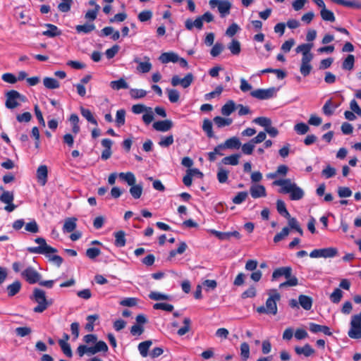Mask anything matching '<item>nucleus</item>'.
Returning a JSON list of instances; mask_svg holds the SVG:
<instances>
[{
	"label": "nucleus",
	"instance_id": "9",
	"mask_svg": "<svg viewBox=\"0 0 361 361\" xmlns=\"http://www.w3.org/2000/svg\"><path fill=\"white\" fill-rule=\"evenodd\" d=\"M338 255V250L336 247H329L322 249H315L313 250L310 253V257L312 258H318V257H324V258H331L334 257Z\"/></svg>",
	"mask_w": 361,
	"mask_h": 361
},
{
	"label": "nucleus",
	"instance_id": "8",
	"mask_svg": "<svg viewBox=\"0 0 361 361\" xmlns=\"http://www.w3.org/2000/svg\"><path fill=\"white\" fill-rule=\"evenodd\" d=\"M6 97L5 106L9 109H13L19 106V103L17 102L18 99H20L23 102L25 99V96L21 95L18 91L14 90L7 92Z\"/></svg>",
	"mask_w": 361,
	"mask_h": 361
},
{
	"label": "nucleus",
	"instance_id": "35",
	"mask_svg": "<svg viewBox=\"0 0 361 361\" xmlns=\"http://www.w3.org/2000/svg\"><path fill=\"white\" fill-rule=\"evenodd\" d=\"M240 155L238 154H233L230 156L226 157L222 159L224 164H230L232 166H236L239 163V158Z\"/></svg>",
	"mask_w": 361,
	"mask_h": 361
},
{
	"label": "nucleus",
	"instance_id": "52",
	"mask_svg": "<svg viewBox=\"0 0 361 361\" xmlns=\"http://www.w3.org/2000/svg\"><path fill=\"white\" fill-rule=\"evenodd\" d=\"M248 193L246 191L238 192V194L232 199V202L235 204H242L247 197Z\"/></svg>",
	"mask_w": 361,
	"mask_h": 361
},
{
	"label": "nucleus",
	"instance_id": "37",
	"mask_svg": "<svg viewBox=\"0 0 361 361\" xmlns=\"http://www.w3.org/2000/svg\"><path fill=\"white\" fill-rule=\"evenodd\" d=\"M21 283L19 281H15L13 283L7 287L8 295L9 296H14L20 290Z\"/></svg>",
	"mask_w": 361,
	"mask_h": 361
},
{
	"label": "nucleus",
	"instance_id": "61",
	"mask_svg": "<svg viewBox=\"0 0 361 361\" xmlns=\"http://www.w3.org/2000/svg\"><path fill=\"white\" fill-rule=\"evenodd\" d=\"M169 99L171 103H176L179 100L180 94L176 89L168 90Z\"/></svg>",
	"mask_w": 361,
	"mask_h": 361
},
{
	"label": "nucleus",
	"instance_id": "32",
	"mask_svg": "<svg viewBox=\"0 0 361 361\" xmlns=\"http://www.w3.org/2000/svg\"><path fill=\"white\" fill-rule=\"evenodd\" d=\"M231 8V4L228 1H221L218 6L219 12L221 17H224L226 15L230 13Z\"/></svg>",
	"mask_w": 361,
	"mask_h": 361
},
{
	"label": "nucleus",
	"instance_id": "30",
	"mask_svg": "<svg viewBox=\"0 0 361 361\" xmlns=\"http://www.w3.org/2000/svg\"><path fill=\"white\" fill-rule=\"evenodd\" d=\"M110 87L115 90H119L121 89H128V84L123 78H120L118 80H113L110 82Z\"/></svg>",
	"mask_w": 361,
	"mask_h": 361
},
{
	"label": "nucleus",
	"instance_id": "38",
	"mask_svg": "<svg viewBox=\"0 0 361 361\" xmlns=\"http://www.w3.org/2000/svg\"><path fill=\"white\" fill-rule=\"evenodd\" d=\"M228 48L233 55H238L241 51L240 42L235 39H232L231 43L228 44Z\"/></svg>",
	"mask_w": 361,
	"mask_h": 361
},
{
	"label": "nucleus",
	"instance_id": "54",
	"mask_svg": "<svg viewBox=\"0 0 361 361\" xmlns=\"http://www.w3.org/2000/svg\"><path fill=\"white\" fill-rule=\"evenodd\" d=\"M100 9L99 5H96V8L92 10H88L85 15V18L89 20H94L97 18V13L99 10Z\"/></svg>",
	"mask_w": 361,
	"mask_h": 361
},
{
	"label": "nucleus",
	"instance_id": "31",
	"mask_svg": "<svg viewBox=\"0 0 361 361\" xmlns=\"http://www.w3.org/2000/svg\"><path fill=\"white\" fill-rule=\"evenodd\" d=\"M152 344V342L150 340L145 341L139 343L138 350L143 357H145L148 355V351Z\"/></svg>",
	"mask_w": 361,
	"mask_h": 361
},
{
	"label": "nucleus",
	"instance_id": "47",
	"mask_svg": "<svg viewBox=\"0 0 361 361\" xmlns=\"http://www.w3.org/2000/svg\"><path fill=\"white\" fill-rule=\"evenodd\" d=\"M61 2L58 5V9L63 13H67L71 10L73 0H61Z\"/></svg>",
	"mask_w": 361,
	"mask_h": 361
},
{
	"label": "nucleus",
	"instance_id": "39",
	"mask_svg": "<svg viewBox=\"0 0 361 361\" xmlns=\"http://www.w3.org/2000/svg\"><path fill=\"white\" fill-rule=\"evenodd\" d=\"M355 63V56L353 54H349L345 59L342 63V68L344 70L350 71L353 68Z\"/></svg>",
	"mask_w": 361,
	"mask_h": 361
},
{
	"label": "nucleus",
	"instance_id": "55",
	"mask_svg": "<svg viewBox=\"0 0 361 361\" xmlns=\"http://www.w3.org/2000/svg\"><path fill=\"white\" fill-rule=\"evenodd\" d=\"M154 310H162L166 312H172L173 310V306L171 304L165 302H158L153 305Z\"/></svg>",
	"mask_w": 361,
	"mask_h": 361
},
{
	"label": "nucleus",
	"instance_id": "45",
	"mask_svg": "<svg viewBox=\"0 0 361 361\" xmlns=\"http://www.w3.org/2000/svg\"><path fill=\"white\" fill-rule=\"evenodd\" d=\"M342 297H343L342 290L339 288H336L334 289L333 293L330 295L329 298H330V300L333 303L337 304L341 301Z\"/></svg>",
	"mask_w": 361,
	"mask_h": 361
},
{
	"label": "nucleus",
	"instance_id": "53",
	"mask_svg": "<svg viewBox=\"0 0 361 361\" xmlns=\"http://www.w3.org/2000/svg\"><path fill=\"white\" fill-rule=\"evenodd\" d=\"M253 122H255V123H257L262 127H264L265 129H267L269 126L271 125V119L269 118H267V117H263V116L257 117V118H255Z\"/></svg>",
	"mask_w": 361,
	"mask_h": 361
},
{
	"label": "nucleus",
	"instance_id": "13",
	"mask_svg": "<svg viewBox=\"0 0 361 361\" xmlns=\"http://www.w3.org/2000/svg\"><path fill=\"white\" fill-rule=\"evenodd\" d=\"M153 128L159 132H167L172 128L173 123L169 119L158 121L153 123Z\"/></svg>",
	"mask_w": 361,
	"mask_h": 361
},
{
	"label": "nucleus",
	"instance_id": "33",
	"mask_svg": "<svg viewBox=\"0 0 361 361\" xmlns=\"http://www.w3.org/2000/svg\"><path fill=\"white\" fill-rule=\"evenodd\" d=\"M336 4L346 7L361 8V2L358 0H338Z\"/></svg>",
	"mask_w": 361,
	"mask_h": 361
},
{
	"label": "nucleus",
	"instance_id": "58",
	"mask_svg": "<svg viewBox=\"0 0 361 361\" xmlns=\"http://www.w3.org/2000/svg\"><path fill=\"white\" fill-rule=\"evenodd\" d=\"M25 229L26 231L37 233L39 232V226L35 220H32L26 224Z\"/></svg>",
	"mask_w": 361,
	"mask_h": 361
},
{
	"label": "nucleus",
	"instance_id": "14",
	"mask_svg": "<svg viewBox=\"0 0 361 361\" xmlns=\"http://www.w3.org/2000/svg\"><path fill=\"white\" fill-rule=\"evenodd\" d=\"M48 169L46 165H40L37 170V182L44 186L47 182Z\"/></svg>",
	"mask_w": 361,
	"mask_h": 361
},
{
	"label": "nucleus",
	"instance_id": "22",
	"mask_svg": "<svg viewBox=\"0 0 361 361\" xmlns=\"http://www.w3.org/2000/svg\"><path fill=\"white\" fill-rule=\"evenodd\" d=\"M77 219L75 217L68 218L65 220L63 231L66 233H71L76 228Z\"/></svg>",
	"mask_w": 361,
	"mask_h": 361
},
{
	"label": "nucleus",
	"instance_id": "5",
	"mask_svg": "<svg viewBox=\"0 0 361 361\" xmlns=\"http://www.w3.org/2000/svg\"><path fill=\"white\" fill-rule=\"evenodd\" d=\"M269 297L266 300V306H259L257 308V312L259 314H267L276 315L278 312L277 301L281 299V295L276 289H272L269 293Z\"/></svg>",
	"mask_w": 361,
	"mask_h": 361
},
{
	"label": "nucleus",
	"instance_id": "15",
	"mask_svg": "<svg viewBox=\"0 0 361 361\" xmlns=\"http://www.w3.org/2000/svg\"><path fill=\"white\" fill-rule=\"evenodd\" d=\"M159 59L162 63H177L178 55L173 51L164 52L160 55Z\"/></svg>",
	"mask_w": 361,
	"mask_h": 361
},
{
	"label": "nucleus",
	"instance_id": "40",
	"mask_svg": "<svg viewBox=\"0 0 361 361\" xmlns=\"http://www.w3.org/2000/svg\"><path fill=\"white\" fill-rule=\"evenodd\" d=\"M126 123V111L123 109L116 111V123L118 127L123 126Z\"/></svg>",
	"mask_w": 361,
	"mask_h": 361
},
{
	"label": "nucleus",
	"instance_id": "3",
	"mask_svg": "<svg viewBox=\"0 0 361 361\" xmlns=\"http://www.w3.org/2000/svg\"><path fill=\"white\" fill-rule=\"evenodd\" d=\"M291 267H281L276 269L271 275V281H275L281 276H284L287 280L279 285V288L295 286L298 284V279L295 276H292Z\"/></svg>",
	"mask_w": 361,
	"mask_h": 361
},
{
	"label": "nucleus",
	"instance_id": "50",
	"mask_svg": "<svg viewBox=\"0 0 361 361\" xmlns=\"http://www.w3.org/2000/svg\"><path fill=\"white\" fill-rule=\"evenodd\" d=\"M257 295V290L255 286L252 285L250 286L247 290H245L244 292L241 294V298L246 299V298H255Z\"/></svg>",
	"mask_w": 361,
	"mask_h": 361
},
{
	"label": "nucleus",
	"instance_id": "63",
	"mask_svg": "<svg viewBox=\"0 0 361 361\" xmlns=\"http://www.w3.org/2000/svg\"><path fill=\"white\" fill-rule=\"evenodd\" d=\"M290 230L288 227H284L282 228L280 233H278L274 237V242L279 243L281 240H283L286 236L288 235Z\"/></svg>",
	"mask_w": 361,
	"mask_h": 361
},
{
	"label": "nucleus",
	"instance_id": "41",
	"mask_svg": "<svg viewBox=\"0 0 361 361\" xmlns=\"http://www.w3.org/2000/svg\"><path fill=\"white\" fill-rule=\"evenodd\" d=\"M95 29V25L92 24L78 25L75 27L76 31L80 33L88 34Z\"/></svg>",
	"mask_w": 361,
	"mask_h": 361
},
{
	"label": "nucleus",
	"instance_id": "12",
	"mask_svg": "<svg viewBox=\"0 0 361 361\" xmlns=\"http://www.w3.org/2000/svg\"><path fill=\"white\" fill-rule=\"evenodd\" d=\"M194 76L192 73H188L183 78H180L178 75H175L171 78V85L174 87L181 85L183 88L188 87L192 82Z\"/></svg>",
	"mask_w": 361,
	"mask_h": 361
},
{
	"label": "nucleus",
	"instance_id": "24",
	"mask_svg": "<svg viewBox=\"0 0 361 361\" xmlns=\"http://www.w3.org/2000/svg\"><path fill=\"white\" fill-rule=\"evenodd\" d=\"M224 148L228 149H239L241 146V142L237 137H232L227 139L224 143H223Z\"/></svg>",
	"mask_w": 361,
	"mask_h": 361
},
{
	"label": "nucleus",
	"instance_id": "10",
	"mask_svg": "<svg viewBox=\"0 0 361 361\" xmlns=\"http://www.w3.org/2000/svg\"><path fill=\"white\" fill-rule=\"evenodd\" d=\"M277 90L272 87L268 89H257L250 92V95L256 99L264 100L274 97L276 94Z\"/></svg>",
	"mask_w": 361,
	"mask_h": 361
},
{
	"label": "nucleus",
	"instance_id": "44",
	"mask_svg": "<svg viewBox=\"0 0 361 361\" xmlns=\"http://www.w3.org/2000/svg\"><path fill=\"white\" fill-rule=\"evenodd\" d=\"M174 142L173 136L169 135L168 136H161L159 142V145L161 147H169Z\"/></svg>",
	"mask_w": 361,
	"mask_h": 361
},
{
	"label": "nucleus",
	"instance_id": "6",
	"mask_svg": "<svg viewBox=\"0 0 361 361\" xmlns=\"http://www.w3.org/2000/svg\"><path fill=\"white\" fill-rule=\"evenodd\" d=\"M118 176L120 178L125 180L130 186L129 192L132 197L134 199H139L142 194L143 188L142 184H135L136 178L135 175L132 172H121Z\"/></svg>",
	"mask_w": 361,
	"mask_h": 361
},
{
	"label": "nucleus",
	"instance_id": "48",
	"mask_svg": "<svg viewBox=\"0 0 361 361\" xmlns=\"http://www.w3.org/2000/svg\"><path fill=\"white\" fill-rule=\"evenodd\" d=\"M190 319L188 317H185L183 320L184 326L178 330V335L181 336L187 334L190 329Z\"/></svg>",
	"mask_w": 361,
	"mask_h": 361
},
{
	"label": "nucleus",
	"instance_id": "25",
	"mask_svg": "<svg viewBox=\"0 0 361 361\" xmlns=\"http://www.w3.org/2000/svg\"><path fill=\"white\" fill-rule=\"evenodd\" d=\"M348 335L350 338L353 339H358L361 338V325L350 323V329L348 331Z\"/></svg>",
	"mask_w": 361,
	"mask_h": 361
},
{
	"label": "nucleus",
	"instance_id": "11",
	"mask_svg": "<svg viewBox=\"0 0 361 361\" xmlns=\"http://www.w3.org/2000/svg\"><path fill=\"white\" fill-rule=\"evenodd\" d=\"M21 275L30 284L37 283L42 279L41 274L32 267H27Z\"/></svg>",
	"mask_w": 361,
	"mask_h": 361
},
{
	"label": "nucleus",
	"instance_id": "36",
	"mask_svg": "<svg viewBox=\"0 0 361 361\" xmlns=\"http://www.w3.org/2000/svg\"><path fill=\"white\" fill-rule=\"evenodd\" d=\"M276 209L278 212L286 219H289L290 214L288 212L285 202L281 200L276 201Z\"/></svg>",
	"mask_w": 361,
	"mask_h": 361
},
{
	"label": "nucleus",
	"instance_id": "1",
	"mask_svg": "<svg viewBox=\"0 0 361 361\" xmlns=\"http://www.w3.org/2000/svg\"><path fill=\"white\" fill-rule=\"evenodd\" d=\"M35 242L39 244L37 247H29L27 251L30 253L45 255L49 258V260L54 262L58 267H60L63 263V258L59 255L49 256L50 253L57 252V249L47 245L44 238L38 237L35 240Z\"/></svg>",
	"mask_w": 361,
	"mask_h": 361
},
{
	"label": "nucleus",
	"instance_id": "20",
	"mask_svg": "<svg viewBox=\"0 0 361 361\" xmlns=\"http://www.w3.org/2000/svg\"><path fill=\"white\" fill-rule=\"evenodd\" d=\"M115 236V242L114 245L117 247H123L126 245V233L121 230L116 233H114Z\"/></svg>",
	"mask_w": 361,
	"mask_h": 361
},
{
	"label": "nucleus",
	"instance_id": "4",
	"mask_svg": "<svg viewBox=\"0 0 361 361\" xmlns=\"http://www.w3.org/2000/svg\"><path fill=\"white\" fill-rule=\"evenodd\" d=\"M30 298L37 304V305L33 308V312L35 313H42L53 304V300L47 299L45 291L38 288L33 289L32 294L30 295Z\"/></svg>",
	"mask_w": 361,
	"mask_h": 361
},
{
	"label": "nucleus",
	"instance_id": "21",
	"mask_svg": "<svg viewBox=\"0 0 361 361\" xmlns=\"http://www.w3.org/2000/svg\"><path fill=\"white\" fill-rule=\"evenodd\" d=\"M202 130L209 138L215 137V135L213 131L212 122L208 119L204 118L202 123Z\"/></svg>",
	"mask_w": 361,
	"mask_h": 361
},
{
	"label": "nucleus",
	"instance_id": "34",
	"mask_svg": "<svg viewBox=\"0 0 361 361\" xmlns=\"http://www.w3.org/2000/svg\"><path fill=\"white\" fill-rule=\"evenodd\" d=\"M320 15L323 20L334 22L336 20L334 13L326 8V6L321 9Z\"/></svg>",
	"mask_w": 361,
	"mask_h": 361
},
{
	"label": "nucleus",
	"instance_id": "19",
	"mask_svg": "<svg viewBox=\"0 0 361 361\" xmlns=\"http://www.w3.org/2000/svg\"><path fill=\"white\" fill-rule=\"evenodd\" d=\"M298 302L304 310H310L312 307L313 300L310 296L300 295L298 297Z\"/></svg>",
	"mask_w": 361,
	"mask_h": 361
},
{
	"label": "nucleus",
	"instance_id": "46",
	"mask_svg": "<svg viewBox=\"0 0 361 361\" xmlns=\"http://www.w3.org/2000/svg\"><path fill=\"white\" fill-rule=\"evenodd\" d=\"M1 201L4 203H12L14 200V193L13 191H4L0 195Z\"/></svg>",
	"mask_w": 361,
	"mask_h": 361
},
{
	"label": "nucleus",
	"instance_id": "59",
	"mask_svg": "<svg viewBox=\"0 0 361 361\" xmlns=\"http://www.w3.org/2000/svg\"><path fill=\"white\" fill-rule=\"evenodd\" d=\"M130 94L133 99L143 98L147 95V92L142 89H132Z\"/></svg>",
	"mask_w": 361,
	"mask_h": 361
},
{
	"label": "nucleus",
	"instance_id": "17",
	"mask_svg": "<svg viewBox=\"0 0 361 361\" xmlns=\"http://www.w3.org/2000/svg\"><path fill=\"white\" fill-rule=\"evenodd\" d=\"M45 27H48V30L42 32L44 36L49 37H54L61 35V30L58 28L57 26L51 23H47L44 25Z\"/></svg>",
	"mask_w": 361,
	"mask_h": 361
},
{
	"label": "nucleus",
	"instance_id": "57",
	"mask_svg": "<svg viewBox=\"0 0 361 361\" xmlns=\"http://www.w3.org/2000/svg\"><path fill=\"white\" fill-rule=\"evenodd\" d=\"M152 18V12L150 10H144L141 11L137 18L140 22H146Z\"/></svg>",
	"mask_w": 361,
	"mask_h": 361
},
{
	"label": "nucleus",
	"instance_id": "56",
	"mask_svg": "<svg viewBox=\"0 0 361 361\" xmlns=\"http://www.w3.org/2000/svg\"><path fill=\"white\" fill-rule=\"evenodd\" d=\"M149 298L153 300H169V295L159 292L152 291L149 293Z\"/></svg>",
	"mask_w": 361,
	"mask_h": 361
},
{
	"label": "nucleus",
	"instance_id": "60",
	"mask_svg": "<svg viewBox=\"0 0 361 361\" xmlns=\"http://www.w3.org/2000/svg\"><path fill=\"white\" fill-rule=\"evenodd\" d=\"M101 254V250L97 247H90L86 250V256L90 259H94Z\"/></svg>",
	"mask_w": 361,
	"mask_h": 361
},
{
	"label": "nucleus",
	"instance_id": "64",
	"mask_svg": "<svg viewBox=\"0 0 361 361\" xmlns=\"http://www.w3.org/2000/svg\"><path fill=\"white\" fill-rule=\"evenodd\" d=\"M294 129L298 134L304 135L309 131L310 128L305 123H299L295 126Z\"/></svg>",
	"mask_w": 361,
	"mask_h": 361
},
{
	"label": "nucleus",
	"instance_id": "43",
	"mask_svg": "<svg viewBox=\"0 0 361 361\" xmlns=\"http://www.w3.org/2000/svg\"><path fill=\"white\" fill-rule=\"evenodd\" d=\"M312 47H313L312 43L302 44L298 45L296 47L295 51L297 53H302V55H305L308 53H310Z\"/></svg>",
	"mask_w": 361,
	"mask_h": 361
},
{
	"label": "nucleus",
	"instance_id": "27",
	"mask_svg": "<svg viewBox=\"0 0 361 361\" xmlns=\"http://www.w3.org/2000/svg\"><path fill=\"white\" fill-rule=\"evenodd\" d=\"M43 84L49 90L57 89L60 87L59 82L56 79L50 77H45L43 79Z\"/></svg>",
	"mask_w": 361,
	"mask_h": 361
},
{
	"label": "nucleus",
	"instance_id": "29",
	"mask_svg": "<svg viewBox=\"0 0 361 361\" xmlns=\"http://www.w3.org/2000/svg\"><path fill=\"white\" fill-rule=\"evenodd\" d=\"M80 113L82 116L86 118V120L91 123L92 124L97 126L98 123L95 118L94 117L91 111L88 109H85L84 107L80 108Z\"/></svg>",
	"mask_w": 361,
	"mask_h": 361
},
{
	"label": "nucleus",
	"instance_id": "49",
	"mask_svg": "<svg viewBox=\"0 0 361 361\" xmlns=\"http://www.w3.org/2000/svg\"><path fill=\"white\" fill-rule=\"evenodd\" d=\"M99 316L97 314H91L87 316V323L85 324V329L87 331H92L94 330V322L98 319Z\"/></svg>",
	"mask_w": 361,
	"mask_h": 361
},
{
	"label": "nucleus",
	"instance_id": "26",
	"mask_svg": "<svg viewBox=\"0 0 361 361\" xmlns=\"http://www.w3.org/2000/svg\"><path fill=\"white\" fill-rule=\"evenodd\" d=\"M235 104L233 100H228L222 107L221 114L224 116H230L235 109Z\"/></svg>",
	"mask_w": 361,
	"mask_h": 361
},
{
	"label": "nucleus",
	"instance_id": "23",
	"mask_svg": "<svg viewBox=\"0 0 361 361\" xmlns=\"http://www.w3.org/2000/svg\"><path fill=\"white\" fill-rule=\"evenodd\" d=\"M91 355H94L99 352H107L108 345L103 341H96L94 346H90Z\"/></svg>",
	"mask_w": 361,
	"mask_h": 361
},
{
	"label": "nucleus",
	"instance_id": "51",
	"mask_svg": "<svg viewBox=\"0 0 361 361\" xmlns=\"http://www.w3.org/2000/svg\"><path fill=\"white\" fill-rule=\"evenodd\" d=\"M240 356L244 361L250 357V346L246 342L242 343L240 345Z\"/></svg>",
	"mask_w": 361,
	"mask_h": 361
},
{
	"label": "nucleus",
	"instance_id": "18",
	"mask_svg": "<svg viewBox=\"0 0 361 361\" xmlns=\"http://www.w3.org/2000/svg\"><path fill=\"white\" fill-rule=\"evenodd\" d=\"M295 351L296 354L304 355L305 357H310V356L312 355L315 352L314 350L312 348V347L308 343H306L302 347H300V346L295 347Z\"/></svg>",
	"mask_w": 361,
	"mask_h": 361
},
{
	"label": "nucleus",
	"instance_id": "7",
	"mask_svg": "<svg viewBox=\"0 0 361 361\" xmlns=\"http://www.w3.org/2000/svg\"><path fill=\"white\" fill-rule=\"evenodd\" d=\"M214 16L209 11L205 12L203 15L197 16L195 20L188 18L185 21V27L188 30H192L194 27L202 30L204 22L211 23L214 20Z\"/></svg>",
	"mask_w": 361,
	"mask_h": 361
},
{
	"label": "nucleus",
	"instance_id": "2",
	"mask_svg": "<svg viewBox=\"0 0 361 361\" xmlns=\"http://www.w3.org/2000/svg\"><path fill=\"white\" fill-rule=\"evenodd\" d=\"M274 185L281 186L279 192L280 193H289L291 200H299L304 197V191L295 183H292L289 178L276 180L273 182Z\"/></svg>",
	"mask_w": 361,
	"mask_h": 361
},
{
	"label": "nucleus",
	"instance_id": "16",
	"mask_svg": "<svg viewBox=\"0 0 361 361\" xmlns=\"http://www.w3.org/2000/svg\"><path fill=\"white\" fill-rule=\"evenodd\" d=\"M251 196L256 199L259 197H266V189L262 185H253L250 189Z\"/></svg>",
	"mask_w": 361,
	"mask_h": 361
},
{
	"label": "nucleus",
	"instance_id": "42",
	"mask_svg": "<svg viewBox=\"0 0 361 361\" xmlns=\"http://www.w3.org/2000/svg\"><path fill=\"white\" fill-rule=\"evenodd\" d=\"M59 344L61 348L63 353L68 357H72L73 352L71 348V345L67 342H65L63 340H59Z\"/></svg>",
	"mask_w": 361,
	"mask_h": 361
},
{
	"label": "nucleus",
	"instance_id": "62",
	"mask_svg": "<svg viewBox=\"0 0 361 361\" xmlns=\"http://www.w3.org/2000/svg\"><path fill=\"white\" fill-rule=\"evenodd\" d=\"M228 177V171L220 168L217 173V179L220 183H224L227 181Z\"/></svg>",
	"mask_w": 361,
	"mask_h": 361
},
{
	"label": "nucleus",
	"instance_id": "28",
	"mask_svg": "<svg viewBox=\"0 0 361 361\" xmlns=\"http://www.w3.org/2000/svg\"><path fill=\"white\" fill-rule=\"evenodd\" d=\"M213 121H214V124L218 128H223V127H225V126H228L233 122V120L231 118H224V117H221V116H215L214 118Z\"/></svg>",
	"mask_w": 361,
	"mask_h": 361
}]
</instances>
